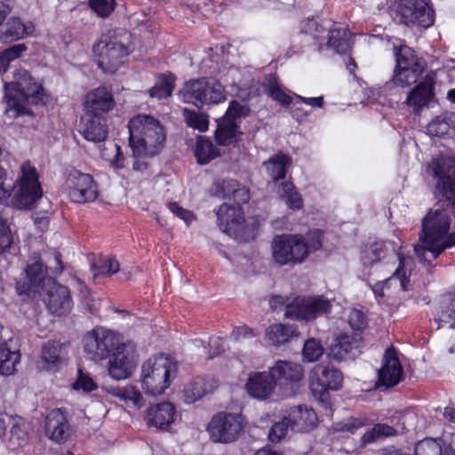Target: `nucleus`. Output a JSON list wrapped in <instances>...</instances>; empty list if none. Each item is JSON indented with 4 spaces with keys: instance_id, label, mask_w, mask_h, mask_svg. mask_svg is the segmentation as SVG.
I'll return each instance as SVG.
<instances>
[{
    "instance_id": "f257e3e1",
    "label": "nucleus",
    "mask_w": 455,
    "mask_h": 455,
    "mask_svg": "<svg viewBox=\"0 0 455 455\" xmlns=\"http://www.w3.org/2000/svg\"><path fill=\"white\" fill-rule=\"evenodd\" d=\"M419 243L414 245V252L422 263L429 262L428 252L435 259L446 249L455 246V232H449L451 218L444 209L430 210L423 218Z\"/></svg>"
},
{
    "instance_id": "f03ea898",
    "label": "nucleus",
    "mask_w": 455,
    "mask_h": 455,
    "mask_svg": "<svg viewBox=\"0 0 455 455\" xmlns=\"http://www.w3.org/2000/svg\"><path fill=\"white\" fill-rule=\"evenodd\" d=\"M6 171L0 166V203L6 202L12 194V205L19 210L31 209L43 196L39 175L29 161L20 168V176L13 185L6 184Z\"/></svg>"
},
{
    "instance_id": "7ed1b4c3",
    "label": "nucleus",
    "mask_w": 455,
    "mask_h": 455,
    "mask_svg": "<svg viewBox=\"0 0 455 455\" xmlns=\"http://www.w3.org/2000/svg\"><path fill=\"white\" fill-rule=\"evenodd\" d=\"M323 232L314 230L306 235L283 234L275 235L271 242V256L279 266L300 264L311 252L322 247Z\"/></svg>"
},
{
    "instance_id": "20e7f679",
    "label": "nucleus",
    "mask_w": 455,
    "mask_h": 455,
    "mask_svg": "<svg viewBox=\"0 0 455 455\" xmlns=\"http://www.w3.org/2000/svg\"><path fill=\"white\" fill-rule=\"evenodd\" d=\"M128 127L134 157H154L163 150L166 134L157 119L139 115L131 119Z\"/></svg>"
},
{
    "instance_id": "39448f33",
    "label": "nucleus",
    "mask_w": 455,
    "mask_h": 455,
    "mask_svg": "<svg viewBox=\"0 0 455 455\" xmlns=\"http://www.w3.org/2000/svg\"><path fill=\"white\" fill-rule=\"evenodd\" d=\"M5 94L4 101L6 104L4 114L15 119L20 116H34L28 108V100L32 98L36 103L43 100L42 86L34 82L27 70L19 69L14 73L13 81L4 83Z\"/></svg>"
},
{
    "instance_id": "423d86ee",
    "label": "nucleus",
    "mask_w": 455,
    "mask_h": 455,
    "mask_svg": "<svg viewBox=\"0 0 455 455\" xmlns=\"http://www.w3.org/2000/svg\"><path fill=\"white\" fill-rule=\"evenodd\" d=\"M132 34L121 28L108 30L94 44L95 61L105 73H115L132 52Z\"/></svg>"
},
{
    "instance_id": "0eeeda50",
    "label": "nucleus",
    "mask_w": 455,
    "mask_h": 455,
    "mask_svg": "<svg viewBox=\"0 0 455 455\" xmlns=\"http://www.w3.org/2000/svg\"><path fill=\"white\" fill-rule=\"evenodd\" d=\"M177 372L176 363L167 355L148 358L141 366L140 382L146 394L161 395Z\"/></svg>"
},
{
    "instance_id": "6e6552de",
    "label": "nucleus",
    "mask_w": 455,
    "mask_h": 455,
    "mask_svg": "<svg viewBox=\"0 0 455 455\" xmlns=\"http://www.w3.org/2000/svg\"><path fill=\"white\" fill-rule=\"evenodd\" d=\"M395 68L391 82L400 87L415 84L425 69L424 61L408 46L394 48Z\"/></svg>"
},
{
    "instance_id": "1a4fd4ad",
    "label": "nucleus",
    "mask_w": 455,
    "mask_h": 455,
    "mask_svg": "<svg viewBox=\"0 0 455 455\" xmlns=\"http://www.w3.org/2000/svg\"><path fill=\"white\" fill-rule=\"evenodd\" d=\"M342 373L330 364H317L310 372L312 394L326 409L331 407L329 390H339L342 386Z\"/></svg>"
},
{
    "instance_id": "9d476101",
    "label": "nucleus",
    "mask_w": 455,
    "mask_h": 455,
    "mask_svg": "<svg viewBox=\"0 0 455 455\" xmlns=\"http://www.w3.org/2000/svg\"><path fill=\"white\" fill-rule=\"evenodd\" d=\"M427 172L438 179L436 192L455 217V158H437L427 167Z\"/></svg>"
},
{
    "instance_id": "9b49d317",
    "label": "nucleus",
    "mask_w": 455,
    "mask_h": 455,
    "mask_svg": "<svg viewBox=\"0 0 455 455\" xmlns=\"http://www.w3.org/2000/svg\"><path fill=\"white\" fill-rule=\"evenodd\" d=\"M83 342L84 352L94 361L108 358L121 344L118 334L102 327L84 335Z\"/></svg>"
},
{
    "instance_id": "f8f14e48",
    "label": "nucleus",
    "mask_w": 455,
    "mask_h": 455,
    "mask_svg": "<svg viewBox=\"0 0 455 455\" xmlns=\"http://www.w3.org/2000/svg\"><path fill=\"white\" fill-rule=\"evenodd\" d=\"M331 302L322 296L295 297L287 305L284 316L293 320H314L331 310Z\"/></svg>"
},
{
    "instance_id": "ddd939ff",
    "label": "nucleus",
    "mask_w": 455,
    "mask_h": 455,
    "mask_svg": "<svg viewBox=\"0 0 455 455\" xmlns=\"http://www.w3.org/2000/svg\"><path fill=\"white\" fill-rule=\"evenodd\" d=\"M243 428V419L239 414L220 412L211 419L208 431L215 443H232L235 441Z\"/></svg>"
},
{
    "instance_id": "4468645a",
    "label": "nucleus",
    "mask_w": 455,
    "mask_h": 455,
    "mask_svg": "<svg viewBox=\"0 0 455 455\" xmlns=\"http://www.w3.org/2000/svg\"><path fill=\"white\" fill-rule=\"evenodd\" d=\"M138 353L135 343H121L108 361V373L117 380L129 378L136 369Z\"/></svg>"
},
{
    "instance_id": "2eb2a0df",
    "label": "nucleus",
    "mask_w": 455,
    "mask_h": 455,
    "mask_svg": "<svg viewBox=\"0 0 455 455\" xmlns=\"http://www.w3.org/2000/svg\"><path fill=\"white\" fill-rule=\"evenodd\" d=\"M66 184L68 197L74 203H90L98 197V187L90 174L73 170L69 172Z\"/></svg>"
},
{
    "instance_id": "dca6fc26",
    "label": "nucleus",
    "mask_w": 455,
    "mask_h": 455,
    "mask_svg": "<svg viewBox=\"0 0 455 455\" xmlns=\"http://www.w3.org/2000/svg\"><path fill=\"white\" fill-rule=\"evenodd\" d=\"M400 22L428 28L434 23V10L426 0H401L397 7Z\"/></svg>"
},
{
    "instance_id": "f3484780",
    "label": "nucleus",
    "mask_w": 455,
    "mask_h": 455,
    "mask_svg": "<svg viewBox=\"0 0 455 455\" xmlns=\"http://www.w3.org/2000/svg\"><path fill=\"white\" fill-rule=\"evenodd\" d=\"M68 343L48 340L42 346L37 367L44 371L60 368L67 362Z\"/></svg>"
},
{
    "instance_id": "a211bd4d",
    "label": "nucleus",
    "mask_w": 455,
    "mask_h": 455,
    "mask_svg": "<svg viewBox=\"0 0 455 455\" xmlns=\"http://www.w3.org/2000/svg\"><path fill=\"white\" fill-rule=\"evenodd\" d=\"M403 369L396 351L394 347H389L385 351L383 363L378 371L377 385L387 387L397 385L402 378Z\"/></svg>"
},
{
    "instance_id": "6ab92c4d",
    "label": "nucleus",
    "mask_w": 455,
    "mask_h": 455,
    "mask_svg": "<svg viewBox=\"0 0 455 455\" xmlns=\"http://www.w3.org/2000/svg\"><path fill=\"white\" fill-rule=\"evenodd\" d=\"M78 131L89 141H104L108 136L106 118L103 116L84 113L80 119Z\"/></svg>"
},
{
    "instance_id": "aec40b11",
    "label": "nucleus",
    "mask_w": 455,
    "mask_h": 455,
    "mask_svg": "<svg viewBox=\"0 0 455 455\" xmlns=\"http://www.w3.org/2000/svg\"><path fill=\"white\" fill-rule=\"evenodd\" d=\"M44 302L48 310L56 315L68 314L73 308V300L66 286L53 283L47 291Z\"/></svg>"
},
{
    "instance_id": "412c9836",
    "label": "nucleus",
    "mask_w": 455,
    "mask_h": 455,
    "mask_svg": "<svg viewBox=\"0 0 455 455\" xmlns=\"http://www.w3.org/2000/svg\"><path fill=\"white\" fill-rule=\"evenodd\" d=\"M218 225L222 232L235 235L242 228L244 213L242 206L223 204L217 211Z\"/></svg>"
},
{
    "instance_id": "4be33fe9",
    "label": "nucleus",
    "mask_w": 455,
    "mask_h": 455,
    "mask_svg": "<svg viewBox=\"0 0 455 455\" xmlns=\"http://www.w3.org/2000/svg\"><path fill=\"white\" fill-rule=\"evenodd\" d=\"M434 76L427 75L419 84L409 92L405 102L412 108L414 113L419 114L434 99Z\"/></svg>"
},
{
    "instance_id": "5701e85b",
    "label": "nucleus",
    "mask_w": 455,
    "mask_h": 455,
    "mask_svg": "<svg viewBox=\"0 0 455 455\" xmlns=\"http://www.w3.org/2000/svg\"><path fill=\"white\" fill-rule=\"evenodd\" d=\"M176 419V409L169 402L154 404L147 409L144 420L148 427L167 429Z\"/></svg>"
},
{
    "instance_id": "b1692460",
    "label": "nucleus",
    "mask_w": 455,
    "mask_h": 455,
    "mask_svg": "<svg viewBox=\"0 0 455 455\" xmlns=\"http://www.w3.org/2000/svg\"><path fill=\"white\" fill-rule=\"evenodd\" d=\"M45 433L50 439L59 443L66 442L71 435V427L60 409L53 410L47 415Z\"/></svg>"
},
{
    "instance_id": "393cba45",
    "label": "nucleus",
    "mask_w": 455,
    "mask_h": 455,
    "mask_svg": "<svg viewBox=\"0 0 455 455\" xmlns=\"http://www.w3.org/2000/svg\"><path fill=\"white\" fill-rule=\"evenodd\" d=\"M269 371L275 385L298 383L304 378L303 367L291 361L278 360Z\"/></svg>"
},
{
    "instance_id": "a878e982",
    "label": "nucleus",
    "mask_w": 455,
    "mask_h": 455,
    "mask_svg": "<svg viewBox=\"0 0 455 455\" xmlns=\"http://www.w3.org/2000/svg\"><path fill=\"white\" fill-rule=\"evenodd\" d=\"M360 339L358 334L339 336L330 347V357L339 361L355 358L361 352Z\"/></svg>"
},
{
    "instance_id": "bb28decb",
    "label": "nucleus",
    "mask_w": 455,
    "mask_h": 455,
    "mask_svg": "<svg viewBox=\"0 0 455 455\" xmlns=\"http://www.w3.org/2000/svg\"><path fill=\"white\" fill-rule=\"evenodd\" d=\"M275 386L270 371L268 372H253L249 375L246 389L252 397L265 400L271 395Z\"/></svg>"
},
{
    "instance_id": "cd10ccee",
    "label": "nucleus",
    "mask_w": 455,
    "mask_h": 455,
    "mask_svg": "<svg viewBox=\"0 0 455 455\" xmlns=\"http://www.w3.org/2000/svg\"><path fill=\"white\" fill-rule=\"evenodd\" d=\"M112 93L106 87H99L86 96L85 113L102 116L115 107Z\"/></svg>"
},
{
    "instance_id": "c85d7f7f",
    "label": "nucleus",
    "mask_w": 455,
    "mask_h": 455,
    "mask_svg": "<svg viewBox=\"0 0 455 455\" xmlns=\"http://www.w3.org/2000/svg\"><path fill=\"white\" fill-rule=\"evenodd\" d=\"M286 419L290 420L291 429L295 431H308L316 426L317 416L313 409L299 405L285 412Z\"/></svg>"
},
{
    "instance_id": "c756f323",
    "label": "nucleus",
    "mask_w": 455,
    "mask_h": 455,
    "mask_svg": "<svg viewBox=\"0 0 455 455\" xmlns=\"http://www.w3.org/2000/svg\"><path fill=\"white\" fill-rule=\"evenodd\" d=\"M218 387V381L212 377H196L184 388V400L193 403L201 399L205 394L213 391Z\"/></svg>"
},
{
    "instance_id": "7c9ffc66",
    "label": "nucleus",
    "mask_w": 455,
    "mask_h": 455,
    "mask_svg": "<svg viewBox=\"0 0 455 455\" xmlns=\"http://www.w3.org/2000/svg\"><path fill=\"white\" fill-rule=\"evenodd\" d=\"M414 453L415 455H455V447L442 440L425 438L416 443Z\"/></svg>"
},
{
    "instance_id": "2f4dec72",
    "label": "nucleus",
    "mask_w": 455,
    "mask_h": 455,
    "mask_svg": "<svg viewBox=\"0 0 455 455\" xmlns=\"http://www.w3.org/2000/svg\"><path fill=\"white\" fill-rule=\"evenodd\" d=\"M34 32L31 22H22L20 18H12L6 24L5 30L0 35V41L9 43L22 39Z\"/></svg>"
},
{
    "instance_id": "473e14b6",
    "label": "nucleus",
    "mask_w": 455,
    "mask_h": 455,
    "mask_svg": "<svg viewBox=\"0 0 455 455\" xmlns=\"http://www.w3.org/2000/svg\"><path fill=\"white\" fill-rule=\"evenodd\" d=\"M25 271L27 282L19 288L21 292L36 291L44 285L47 276V269L42 261L36 260L28 265Z\"/></svg>"
},
{
    "instance_id": "72a5a7b5",
    "label": "nucleus",
    "mask_w": 455,
    "mask_h": 455,
    "mask_svg": "<svg viewBox=\"0 0 455 455\" xmlns=\"http://www.w3.org/2000/svg\"><path fill=\"white\" fill-rule=\"evenodd\" d=\"M265 336L270 344L280 346L288 342L292 337L299 336V331L295 325L276 323L266 330Z\"/></svg>"
},
{
    "instance_id": "f704fd0d",
    "label": "nucleus",
    "mask_w": 455,
    "mask_h": 455,
    "mask_svg": "<svg viewBox=\"0 0 455 455\" xmlns=\"http://www.w3.org/2000/svg\"><path fill=\"white\" fill-rule=\"evenodd\" d=\"M223 197L232 198L235 206H241L250 200V191L235 180H223L220 185Z\"/></svg>"
},
{
    "instance_id": "c9c22d12",
    "label": "nucleus",
    "mask_w": 455,
    "mask_h": 455,
    "mask_svg": "<svg viewBox=\"0 0 455 455\" xmlns=\"http://www.w3.org/2000/svg\"><path fill=\"white\" fill-rule=\"evenodd\" d=\"M206 84L204 78L192 80L187 82L180 91L182 99L187 103H192L200 108L203 106L204 90H207Z\"/></svg>"
},
{
    "instance_id": "e433bc0d",
    "label": "nucleus",
    "mask_w": 455,
    "mask_h": 455,
    "mask_svg": "<svg viewBox=\"0 0 455 455\" xmlns=\"http://www.w3.org/2000/svg\"><path fill=\"white\" fill-rule=\"evenodd\" d=\"M399 260H400L399 267L395 269L394 274L389 278L386 279L384 282H379V283H375L372 290L376 295H378L379 297H383L384 296L383 290H384L385 286H387L391 282L397 281L399 283L401 289H403L404 291L407 289V284L409 283V280L406 276L404 267L408 264V262L411 261V259L410 258L406 259V258L399 257Z\"/></svg>"
},
{
    "instance_id": "4c0bfd02",
    "label": "nucleus",
    "mask_w": 455,
    "mask_h": 455,
    "mask_svg": "<svg viewBox=\"0 0 455 455\" xmlns=\"http://www.w3.org/2000/svg\"><path fill=\"white\" fill-rule=\"evenodd\" d=\"M276 192L280 199L283 201L290 209L295 211L302 208V197L291 182L283 181L280 183Z\"/></svg>"
},
{
    "instance_id": "58836bf2",
    "label": "nucleus",
    "mask_w": 455,
    "mask_h": 455,
    "mask_svg": "<svg viewBox=\"0 0 455 455\" xmlns=\"http://www.w3.org/2000/svg\"><path fill=\"white\" fill-rule=\"evenodd\" d=\"M349 36V30L346 28L330 29L327 47L334 50L337 53L347 52L351 49Z\"/></svg>"
},
{
    "instance_id": "ea45409f",
    "label": "nucleus",
    "mask_w": 455,
    "mask_h": 455,
    "mask_svg": "<svg viewBox=\"0 0 455 455\" xmlns=\"http://www.w3.org/2000/svg\"><path fill=\"white\" fill-rule=\"evenodd\" d=\"M237 133L235 122L222 117L218 123L215 139L220 145L227 146L235 141Z\"/></svg>"
},
{
    "instance_id": "a19ab883",
    "label": "nucleus",
    "mask_w": 455,
    "mask_h": 455,
    "mask_svg": "<svg viewBox=\"0 0 455 455\" xmlns=\"http://www.w3.org/2000/svg\"><path fill=\"white\" fill-rule=\"evenodd\" d=\"M20 355L16 350H11L5 343L0 345V374L11 375L16 371Z\"/></svg>"
},
{
    "instance_id": "79ce46f5",
    "label": "nucleus",
    "mask_w": 455,
    "mask_h": 455,
    "mask_svg": "<svg viewBox=\"0 0 455 455\" xmlns=\"http://www.w3.org/2000/svg\"><path fill=\"white\" fill-rule=\"evenodd\" d=\"M268 175L274 183L285 178L286 170L290 165V159L284 155H276L264 163Z\"/></svg>"
},
{
    "instance_id": "37998d69",
    "label": "nucleus",
    "mask_w": 455,
    "mask_h": 455,
    "mask_svg": "<svg viewBox=\"0 0 455 455\" xmlns=\"http://www.w3.org/2000/svg\"><path fill=\"white\" fill-rule=\"evenodd\" d=\"M219 152L214 148L212 141L204 137H198L196 143L195 156L197 163L207 164L212 159L217 157Z\"/></svg>"
},
{
    "instance_id": "c03bdc74",
    "label": "nucleus",
    "mask_w": 455,
    "mask_h": 455,
    "mask_svg": "<svg viewBox=\"0 0 455 455\" xmlns=\"http://www.w3.org/2000/svg\"><path fill=\"white\" fill-rule=\"evenodd\" d=\"M110 393L124 402H130L137 408L145 404V400L140 392L133 386H125L123 387H112Z\"/></svg>"
},
{
    "instance_id": "a18cd8bd",
    "label": "nucleus",
    "mask_w": 455,
    "mask_h": 455,
    "mask_svg": "<svg viewBox=\"0 0 455 455\" xmlns=\"http://www.w3.org/2000/svg\"><path fill=\"white\" fill-rule=\"evenodd\" d=\"M204 79L207 85V90H204V94H205V96L203 98V105L218 104L226 100L224 87L220 82L210 78Z\"/></svg>"
},
{
    "instance_id": "49530a36",
    "label": "nucleus",
    "mask_w": 455,
    "mask_h": 455,
    "mask_svg": "<svg viewBox=\"0 0 455 455\" xmlns=\"http://www.w3.org/2000/svg\"><path fill=\"white\" fill-rule=\"evenodd\" d=\"M174 88V78L170 76H162L148 92L152 98L158 100L171 96Z\"/></svg>"
},
{
    "instance_id": "de8ad7c7",
    "label": "nucleus",
    "mask_w": 455,
    "mask_h": 455,
    "mask_svg": "<svg viewBox=\"0 0 455 455\" xmlns=\"http://www.w3.org/2000/svg\"><path fill=\"white\" fill-rule=\"evenodd\" d=\"M441 315L437 319L438 322L448 323L455 315V293H448L443 295L440 300Z\"/></svg>"
},
{
    "instance_id": "09e8293b",
    "label": "nucleus",
    "mask_w": 455,
    "mask_h": 455,
    "mask_svg": "<svg viewBox=\"0 0 455 455\" xmlns=\"http://www.w3.org/2000/svg\"><path fill=\"white\" fill-rule=\"evenodd\" d=\"M267 92L273 100L278 101L283 106H288L291 102V96L284 92L274 76H270L268 79Z\"/></svg>"
},
{
    "instance_id": "8fccbe9b",
    "label": "nucleus",
    "mask_w": 455,
    "mask_h": 455,
    "mask_svg": "<svg viewBox=\"0 0 455 455\" xmlns=\"http://www.w3.org/2000/svg\"><path fill=\"white\" fill-rule=\"evenodd\" d=\"M286 413L282 416L279 421L274 423L268 433V438L273 443L280 442L287 434L289 429H291L290 420L286 419Z\"/></svg>"
},
{
    "instance_id": "3c124183",
    "label": "nucleus",
    "mask_w": 455,
    "mask_h": 455,
    "mask_svg": "<svg viewBox=\"0 0 455 455\" xmlns=\"http://www.w3.org/2000/svg\"><path fill=\"white\" fill-rule=\"evenodd\" d=\"M184 116L188 126L197 129L200 132L208 130L209 121L204 114L184 109Z\"/></svg>"
},
{
    "instance_id": "603ef678",
    "label": "nucleus",
    "mask_w": 455,
    "mask_h": 455,
    "mask_svg": "<svg viewBox=\"0 0 455 455\" xmlns=\"http://www.w3.org/2000/svg\"><path fill=\"white\" fill-rule=\"evenodd\" d=\"M27 51V46L24 44H14L4 51L0 52V65L4 69L8 67L9 63L19 57Z\"/></svg>"
},
{
    "instance_id": "864d4df0",
    "label": "nucleus",
    "mask_w": 455,
    "mask_h": 455,
    "mask_svg": "<svg viewBox=\"0 0 455 455\" xmlns=\"http://www.w3.org/2000/svg\"><path fill=\"white\" fill-rule=\"evenodd\" d=\"M323 348L320 341L315 339L307 340L303 347V357L307 362H315L323 355Z\"/></svg>"
},
{
    "instance_id": "5fc2aeb1",
    "label": "nucleus",
    "mask_w": 455,
    "mask_h": 455,
    "mask_svg": "<svg viewBox=\"0 0 455 455\" xmlns=\"http://www.w3.org/2000/svg\"><path fill=\"white\" fill-rule=\"evenodd\" d=\"M95 273L94 276L98 275H111L116 274L120 269L119 262L114 258H105L99 261L94 266Z\"/></svg>"
},
{
    "instance_id": "6e6d98bb",
    "label": "nucleus",
    "mask_w": 455,
    "mask_h": 455,
    "mask_svg": "<svg viewBox=\"0 0 455 455\" xmlns=\"http://www.w3.org/2000/svg\"><path fill=\"white\" fill-rule=\"evenodd\" d=\"M300 29L303 33L311 35L315 39L323 38L327 30L322 24L314 19H306L301 21Z\"/></svg>"
},
{
    "instance_id": "4d7b16f0",
    "label": "nucleus",
    "mask_w": 455,
    "mask_h": 455,
    "mask_svg": "<svg viewBox=\"0 0 455 455\" xmlns=\"http://www.w3.org/2000/svg\"><path fill=\"white\" fill-rule=\"evenodd\" d=\"M450 129V124L444 118L440 116L432 120L427 126V133L431 136L437 137L447 134Z\"/></svg>"
},
{
    "instance_id": "13d9d810",
    "label": "nucleus",
    "mask_w": 455,
    "mask_h": 455,
    "mask_svg": "<svg viewBox=\"0 0 455 455\" xmlns=\"http://www.w3.org/2000/svg\"><path fill=\"white\" fill-rule=\"evenodd\" d=\"M28 433L24 425H14L11 429L10 443L12 449L21 447L27 443Z\"/></svg>"
},
{
    "instance_id": "bf43d9fd",
    "label": "nucleus",
    "mask_w": 455,
    "mask_h": 455,
    "mask_svg": "<svg viewBox=\"0 0 455 455\" xmlns=\"http://www.w3.org/2000/svg\"><path fill=\"white\" fill-rule=\"evenodd\" d=\"M91 8L100 17H108L115 9V0H89Z\"/></svg>"
},
{
    "instance_id": "052dcab7",
    "label": "nucleus",
    "mask_w": 455,
    "mask_h": 455,
    "mask_svg": "<svg viewBox=\"0 0 455 455\" xmlns=\"http://www.w3.org/2000/svg\"><path fill=\"white\" fill-rule=\"evenodd\" d=\"M369 421L366 419L361 418H349L343 422L337 425V430L347 432L350 434L355 433L359 428L368 425Z\"/></svg>"
},
{
    "instance_id": "680f3d73",
    "label": "nucleus",
    "mask_w": 455,
    "mask_h": 455,
    "mask_svg": "<svg viewBox=\"0 0 455 455\" xmlns=\"http://www.w3.org/2000/svg\"><path fill=\"white\" fill-rule=\"evenodd\" d=\"M249 112L250 108L248 106L241 104L236 100H233L230 102L223 118H228L229 120H234V122H235V119L246 116Z\"/></svg>"
},
{
    "instance_id": "e2e57ef3",
    "label": "nucleus",
    "mask_w": 455,
    "mask_h": 455,
    "mask_svg": "<svg viewBox=\"0 0 455 455\" xmlns=\"http://www.w3.org/2000/svg\"><path fill=\"white\" fill-rule=\"evenodd\" d=\"M12 237L5 218L0 211V253L10 248Z\"/></svg>"
},
{
    "instance_id": "0e129e2a",
    "label": "nucleus",
    "mask_w": 455,
    "mask_h": 455,
    "mask_svg": "<svg viewBox=\"0 0 455 455\" xmlns=\"http://www.w3.org/2000/svg\"><path fill=\"white\" fill-rule=\"evenodd\" d=\"M350 327L355 331H362L367 325V318L364 313L358 309H352L347 320Z\"/></svg>"
},
{
    "instance_id": "69168bd1",
    "label": "nucleus",
    "mask_w": 455,
    "mask_h": 455,
    "mask_svg": "<svg viewBox=\"0 0 455 455\" xmlns=\"http://www.w3.org/2000/svg\"><path fill=\"white\" fill-rule=\"evenodd\" d=\"M73 387L75 389H82L85 392H90L97 388V384L90 375L82 372V371H79L78 378L73 384Z\"/></svg>"
},
{
    "instance_id": "338daca9",
    "label": "nucleus",
    "mask_w": 455,
    "mask_h": 455,
    "mask_svg": "<svg viewBox=\"0 0 455 455\" xmlns=\"http://www.w3.org/2000/svg\"><path fill=\"white\" fill-rule=\"evenodd\" d=\"M382 246L379 243L371 244L369 250L364 252L363 263L371 265L381 259Z\"/></svg>"
},
{
    "instance_id": "774afa93",
    "label": "nucleus",
    "mask_w": 455,
    "mask_h": 455,
    "mask_svg": "<svg viewBox=\"0 0 455 455\" xmlns=\"http://www.w3.org/2000/svg\"><path fill=\"white\" fill-rule=\"evenodd\" d=\"M168 208L173 214L177 215L186 223H189L194 219V214L191 212L182 208L175 202L170 203L168 204Z\"/></svg>"
}]
</instances>
